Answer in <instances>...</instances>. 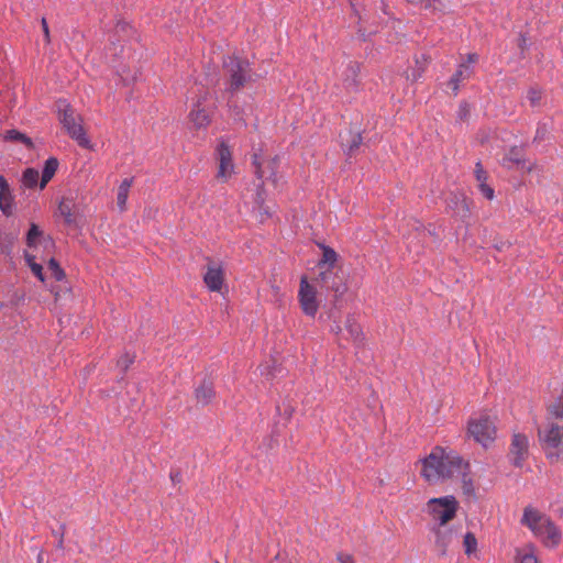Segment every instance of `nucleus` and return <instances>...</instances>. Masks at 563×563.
I'll list each match as a JSON object with an SVG mask.
<instances>
[{
  "label": "nucleus",
  "mask_w": 563,
  "mask_h": 563,
  "mask_svg": "<svg viewBox=\"0 0 563 563\" xmlns=\"http://www.w3.org/2000/svg\"><path fill=\"white\" fill-rule=\"evenodd\" d=\"M463 468H465V461L460 455L435 446L422 460L421 475L428 483L435 484L441 479L453 478L456 472Z\"/></svg>",
  "instance_id": "obj_1"
},
{
  "label": "nucleus",
  "mask_w": 563,
  "mask_h": 563,
  "mask_svg": "<svg viewBox=\"0 0 563 563\" xmlns=\"http://www.w3.org/2000/svg\"><path fill=\"white\" fill-rule=\"evenodd\" d=\"M520 522L526 526L545 548L554 549L561 543V529L549 516L538 509L527 506L523 509Z\"/></svg>",
  "instance_id": "obj_2"
},
{
  "label": "nucleus",
  "mask_w": 563,
  "mask_h": 563,
  "mask_svg": "<svg viewBox=\"0 0 563 563\" xmlns=\"http://www.w3.org/2000/svg\"><path fill=\"white\" fill-rule=\"evenodd\" d=\"M322 250V257L318 263L320 269L316 280L320 284V287L325 290L333 291L334 298H341L347 290L345 283L342 278L333 271L335 263L338 262V253L330 246L320 244Z\"/></svg>",
  "instance_id": "obj_3"
},
{
  "label": "nucleus",
  "mask_w": 563,
  "mask_h": 563,
  "mask_svg": "<svg viewBox=\"0 0 563 563\" xmlns=\"http://www.w3.org/2000/svg\"><path fill=\"white\" fill-rule=\"evenodd\" d=\"M539 444L551 464L563 463V426L548 422L538 431Z\"/></svg>",
  "instance_id": "obj_4"
},
{
  "label": "nucleus",
  "mask_w": 563,
  "mask_h": 563,
  "mask_svg": "<svg viewBox=\"0 0 563 563\" xmlns=\"http://www.w3.org/2000/svg\"><path fill=\"white\" fill-rule=\"evenodd\" d=\"M58 120L67 134L84 148L90 147V140L82 126L81 117L65 101L58 102Z\"/></svg>",
  "instance_id": "obj_5"
},
{
  "label": "nucleus",
  "mask_w": 563,
  "mask_h": 563,
  "mask_svg": "<svg viewBox=\"0 0 563 563\" xmlns=\"http://www.w3.org/2000/svg\"><path fill=\"white\" fill-rule=\"evenodd\" d=\"M426 510L441 528L455 518L459 510V501L452 495L431 498L427 501Z\"/></svg>",
  "instance_id": "obj_6"
},
{
  "label": "nucleus",
  "mask_w": 563,
  "mask_h": 563,
  "mask_svg": "<svg viewBox=\"0 0 563 563\" xmlns=\"http://www.w3.org/2000/svg\"><path fill=\"white\" fill-rule=\"evenodd\" d=\"M467 431L475 442L488 448L494 443L497 435L495 419L487 415L472 418L468 421Z\"/></svg>",
  "instance_id": "obj_7"
},
{
  "label": "nucleus",
  "mask_w": 563,
  "mask_h": 563,
  "mask_svg": "<svg viewBox=\"0 0 563 563\" xmlns=\"http://www.w3.org/2000/svg\"><path fill=\"white\" fill-rule=\"evenodd\" d=\"M223 66L230 76V90L241 89L250 78V65L247 62L229 56L223 60Z\"/></svg>",
  "instance_id": "obj_8"
},
{
  "label": "nucleus",
  "mask_w": 563,
  "mask_h": 563,
  "mask_svg": "<svg viewBox=\"0 0 563 563\" xmlns=\"http://www.w3.org/2000/svg\"><path fill=\"white\" fill-rule=\"evenodd\" d=\"M298 300L302 312L308 317H314L319 310L317 288L308 282L306 276L300 278Z\"/></svg>",
  "instance_id": "obj_9"
},
{
  "label": "nucleus",
  "mask_w": 563,
  "mask_h": 563,
  "mask_svg": "<svg viewBox=\"0 0 563 563\" xmlns=\"http://www.w3.org/2000/svg\"><path fill=\"white\" fill-rule=\"evenodd\" d=\"M530 440L528 435L515 432L511 435L508 457L515 467L521 468L529 459Z\"/></svg>",
  "instance_id": "obj_10"
},
{
  "label": "nucleus",
  "mask_w": 563,
  "mask_h": 563,
  "mask_svg": "<svg viewBox=\"0 0 563 563\" xmlns=\"http://www.w3.org/2000/svg\"><path fill=\"white\" fill-rule=\"evenodd\" d=\"M218 162L217 179L227 183L234 174L232 150L225 141H220L216 150Z\"/></svg>",
  "instance_id": "obj_11"
},
{
  "label": "nucleus",
  "mask_w": 563,
  "mask_h": 563,
  "mask_svg": "<svg viewBox=\"0 0 563 563\" xmlns=\"http://www.w3.org/2000/svg\"><path fill=\"white\" fill-rule=\"evenodd\" d=\"M361 66L357 62H349L341 75L343 88L347 93H354L360 87Z\"/></svg>",
  "instance_id": "obj_12"
},
{
  "label": "nucleus",
  "mask_w": 563,
  "mask_h": 563,
  "mask_svg": "<svg viewBox=\"0 0 563 563\" xmlns=\"http://www.w3.org/2000/svg\"><path fill=\"white\" fill-rule=\"evenodd\" d=\"M277 157L265 162L260 153L253 154V165L258 179L269 178L275 175L277 168Z\"/></svg>",
  "instance_id": "obj_13"
},
{
  "label": "nucleus",
  "mask_w": 563,
  "mask_h": 563,
  "mask_svg": "<svg viewBox=\"0 0 563 563\" xmlns=\"http://www.w3.org/2000/svg\"><path fill=\"white\" fill-rule=\"evenodd\" d=\"M224 274L220 266L209 264L203 276V282L211 291H220L223 285Z\"/></svg>",
  "instance_id": "obj_14"
},
{
  "label": "nucleus",
  "mask_w": 563,
  "mask_h": 563,
  "mask_svg": "<svg viewBox=\"0 0 563 563\" xmlns=\"http://www.w3.org/2000/svg\"><path fill=\"white\" fill-rule=\"evenodd\" d=\"M0 210L7 217L13 212V195L7 179L0 175Z\"/></svg>",
  "instance_id": "obj_15"
},
{
  "label": "nucleus",
  "mask_w": 563,
  "mask_h": 563,
  "mask_svg": "<svg viewBox=\"0 0 563 563\" xmlns=\"http://www.w3.org/2000/svg\"><path fill=\"white\" fill-rule=\"evenodd\" d=\"M450 208L456 217L465 219L470 216V205L467 199L461 194H452L448 200Z\"/></svg>",
  "instance_id": "obj_16"
},
{
  "label": "nucleus",
  "mask_w": 563,
  "mask_h": 563,
  "mask_svg": "<svg viewBox=\"0 0 563 563\" xmlns=\"http://www.w3.org/2000/svg\"><path fill=\"white\" fill-rule=\"evenodd\" d=\"M344 330L347 335L343 336L345 340H350L354 345L361 346L363 344L364 334L361 325L355 321L354 318L347 317L344 325Z\"/></svg>",
  "instance_id": "obj_17"
},
{
  "label": "nucleus",
  "mask_w": 563,
  "mask_h": 563,
  "mask_svg": "<svg viewBox=\"0 0 563 563\" xmlns=\"http://www.w3.org/2000/svg\"><path fill=\"white\" fill-rule=\"evenodd\" d=\"M473 75V68L467 64H460L456 71L453 74L448 85L451 87L454 95L457 93L460 84L464 80H467Z\"/></svg>",
  "instance_id": "obj_18"
},
{
  "label": "nucleus",
  "mask_w": 563,
  "mask_h": 563,
  "mask_svg": "<svg viewBox=\"0 0 563 563\" xmlns=\"http://www.w3.org/2000/svg\"><path fill=\"white\" fill-rule=\"evenodd\" d=\"M189 120L195 129H202L209 125L210 117L208 112L197 103L189 113Z\"/></svg>",
  "instance_id": "obj_19"
},
{
  "label": "nucleus",
  "mask_w": 563,
  "mask_h": 563,
  "mask_svg": "<svg viewBox=\"0 0 563 563\" xmlns=\"http://www.w3.org/2000/svg\"><path fill=\"white\" fill-rule=\"evenodd\" d=\"M517 563H540L536 554V545L528 543L516 550Z\"/></svg>",
  "instance_id": "obj_20"
},
{
  "label": "nucleus",
  "mask_w": 563,
  "mask_h": 563,
  "mask_svg": "<svg viewBox=\"0 0 563 563\" xmlns=\"http://www.w3.org/2000/svg\"><path fill=\"white\" fill-rule=\"evenodd\" d=\"M362 142V134L355 131H350L347 133V136L342 139V145L344 146L347 155L350 156H352L358 150Z\"/></svg>",
  "instance_id": "obj_21"
},
{
  "label": "nucleus",
  "mask_w": 563,
  "mask_h": 563,
  "mask_svg": "<svg viewBox=\"0 0 563 563\" xmlns=\"http://www.w3.org/2000/svg\"><path fill=\"white\" fill-rule=\"evenodd\" d=\"M58 168V161L55 157H49L45 161L44 168L41 176L40 188L43 189L48 181L54 177Z\"/></svg>",
  "instance_id": "obj_22"
},
{
  "label": "nucleus",
  "mask_w": 563,
  "mask_h": 563,
  "mask_svg": "<svg viewBox=\"0 0 563 563\" xmlns=\"http://www.w3.org/2000/svg\"><path fill=\"white\" fill-rule=\"evenodd\" d=\"M133 185V178H125L122 180L118 188L117 205L120 211H124L126 208V201L130 192V188Z\"/></svg>",
  "instance_id": "obj_23"
},
{
  "label": "nucleus",
  "mask_w": 563,
  "mask_h": 563,
  "mask_svg": "<svg viewBox=\"0 0 563 563\" xmlns=\"http://www.w3.org/2000/svg\"><path fill=\"white\" fill-rule=\"evenodd\" d=\"M255 205L258 211V220L261 222H264L272 216L271 208L268 206H265L263 184L258 186V190L255 198Z\"/></svg>",
  "instance_id": "obj_24"
},
{
  "label": "nucleus",
  "mask_w": 563,
  "mask_h": 563,
  "mask_svg": "<svg viewBox=\"0 0 563 563\" xmlns=\"http://www.w3.org/2000/svg\"><path fill=\"white\" fill-rule=\"evenodd\" d=\"M213 396L214 390L210 382L203 380L196 389V398L202 405L209 404Z\"/></svg>",
  "instance_id": "obj_25"
},
{
  "label": "nucleus",
  "mask_w": 563,
  "mask_h": 563,
  "mask_svg": "<svg viewBox=\"0 0 563 563\" xmlns=\"http://www.w3.org/2000/svg\"><path fill=\"white\" fill-rule=\"evenodd\" d=\"M454 477L461 478L462 489L465 495L471 496L474 494L473 482H472V478L470 477L468 462H465V468L461 470V472H456Z\"/></svg>",
  "instance_id": "obj_26"
},
{
  "label": "nucleus",
  "mask_w": 563,
  "mask_h": 563,
  "mask_svg": "<svg viewBox=\"0 0 563 563\" xmlns=\"http://www.w3.org/2000/svg\"><path fill=\"white\" fill-rule=\"evenodd\" d=\"M73 207L74 203L69 199H62V201L58 205L57 211L60 217H63L65 223L71 224L75 222L74 216H73Z\"/></svg>",
  "instance_id": "obj_27"
},
{
  "label": "nucleus",
  "mask_w": 563,
  "mask_h": 563,
  "mask_svg": "<svg viewBox=\"0 0 563 563\" xmlns=\"http://www.w3.org/2000/svg\"><path fill=\"white\" fill-rule=\"evenodd\" d=\"M3 137H4V140H5V141H11V142H21V143H23L27 148H32V147H33V142H32V140H31L27 135H25V134H23V133L19 132L18 130H9V131H7V132L4 133V135H3Z\"/></svg>",
  "instance_id": "obj_28"
},
{
  "label": "nucleus",
  "mask_w": 563,
  "mask_h": 563,
  "mask_svg": "<svg viewBox=\"0 0 563 563\" xmlns=\"http://www.w3.org/2000/svg\"><path fill=\"white\" fill-rule=\"evenodd\" d=\"M548 412L552 417L563 420V391L548 406Z\"/></svg>",
  "instance_id": "obj_29"
},
{
  "label": "nucleus",
  "mask_w": 563,
  "mask_h": 563,
  "mask_svg": "<svg viewBox=\"0 0 563 563\" xmlns=\"http://www.w3.org/2000/svg\"><path fill=\"white\" fill-rule=\"evenodd\" d=\"M543 91L538 87H531L527 91V100L532 108L540 107L542 104Z\"/></svg>",
  "instance_id": "obj_30"
},
{
  "label": "nucleus",
  "mask_w": 563,
  "mask_h": 563,
  "mask_svg": "<svg viewBox=\"0 0 563 563\" xmlns=\"http://www.w3.org/2000/svg\"><path fill=\"white\" fill-rule=\"evenodd\" d=\"M40 174L34 168H27L24 170L22 176V183L27 188H33L38 181Z\"/></svg>",
  "instance_id": "obj_31"
},
{
  "label": "nucleus",
  "mask_w": 563,
  "mask_h": 563,
  "mask_svg": "<svg viewBox=\"0 0 563 563\" xmlns=\"http://www.w3.org/2000/svg\"><path fill=\"white\" fill-rule=\"evenodd\" d=\"M504 164L507 167H511V164H515L517 166L522 165V168H525V162L521 158L520 151L517 148H511L507 156L504 158Z\"/></svg>",
  "instance_id": "obj_32"
},
{
  "label": "nucleus",
  "mask_w": 563,
  "mask_h": 563,
  "mask_svg": "<svg viewBox=\"0 0 563 563\" xmlns=\"http://www.w3.org/2000/svg\"><path fill=\"white\" fill-rule=\"evenodd\" d=\"M435 545L440 549L442 554H445L446 548L450 543V537L439 527L434 530Z\"/></svg>",
  "instance_id": "obj_33"
},
{
  "label": "nucleus",
  "mask_w": 563,
  "mask_h": 563,
  "mask_svg": "<svg viewBox=\"0 0 563 563\" xmlns=\"http://www.w3.org/2000/svg\"><path fill=\"white\" fill-rule=\"evenodd\" d=\"M42 234H43V232L40 230V228L35 223H32L30 227V230L26 234L27 246H30V247L35 246L37 243V239L41 238Z\"/></svg>",
  "instance_id": "obj_34"
},
{
  "label": "nucleus",
  "mask_w": 563,
  "mask_h": 563,
  "mask_svg": "<svg viewBox=\"0 0 563 563\" xmlns=\"http://www.w3.org/2000/svg\"><path fill=\"white\" fill-rule=\"evenodd\" d=\"M26 262L32 273L41 280L44 282L43 267L34 261V256L26 254Z\"/></svg>",
  "instance_id": "obj_35"
},
{
  "label": "nucleus",
  "mask_w": 563,
  "mask_h": 563,
  "mask_svg": "<svg viewBox=\"0 0 563 563\" xmlns=\"http://www.w3.org/2000/svg\"><path fill=\"white\" fill-rule=\"evenodd\" d=\"M463 543H464V548H465V553L466 554L473 553L476 550V548H477V540H476L475 536L472 532H467L464 536Z\"/></svg>",
  "instance_id": "obj_36"
},
{
  "label": "nucleus",
  "mask_w": 563,
  "mask_h": 563,
  "mask_svg": "<svg viewBox=\"0 0 563 563\" xmlns=\"http://www.w3.org/2000/svg\"><path fill=\"white\" fill-rule=\"evenodd\" d=\"M48 269L52 272V275L56 280H62L65 277L64 271L60 268L58 262L54 258L48 261Z\"/></svg>",
  "instance_id": "obj_37"
},
{
  "label": "nucleus",
  "mask_w": 563,
  "mask_h": 563,
  "mask_svg": "<svg viewBox=\"0 0 563 563\" xmlns=\"http://www.w3.org/2000/svg\"><path fill=\"white\" fill-rule=\"evenodd\" d=\"M135 356L133 354L125 353L117 362V365L123 371H128L131 364H133Z\"/></svg>",
  "instance_id": "obj_38"
},
{
  "label": "nucleus",
  "mask_w": 563,
  "mask_h": 563,
  "mask_svg": "<svg viewBox=\"0 0 563 563\" xmlns=\"http://www.w3.org/2000/svg\"><path fill=\"white\" fill-rule=\"evenodd\" d=\"M475 176L479 184L486 183V179H487L486 172L484 170V168L479 162L476 163V165H475Z\"/></svg>",
  "instance_id": "obj_39"
},
{
  "label": "nucleus",
  "mask_w": 563,
  "mask_h": 563,
  "mask_svg": "<svg viewBox=\"0 0 563 563\" xmlns=\"http://www.w3.org/2000/svg\"><path fill=\"white\" fill-rule=\"evenodd\" d=\"M479 190L488 200L494 198V189L490 188L486 183L479 184Z\"/></svg>",
  "instance_id": "obj_40"
},
{
  "label": "nucleus",
  "mask_w": 563,
  "mask_h": 563,
  "mask_svg": "<svg viewBox=\"0 0 563 563\" xmlns=\"http://www.w3.org/2000/svg\"><path fill=\"white\" fill-rule=\"evenodd\" d=\"M336 560L339 563H354L353 556L351 554L344 553V552H339L336 554Z\"/></svg>",
  "instance_id": "obj_41"
},
{
  "label": "nucleus",
  "mask_w": 563,
  "mask_h": 563,
  "mask_svg": "<svg viewBox=\"0 0 563 563\" xmlns=\"http://www.w3.org/2000/svg\"><path fill=\"white\" fill-rule=\"evenodd\" d=\"M41 24H42L45 42L49 43L51 42L49 29H48V24H47V21L45 18L42 19Z\"/></svg>",
  "instance_id": "obj_42"
},
{
  "label": "nucleus",
  "mask_w": 563,
  "mask_h": 563,
  "mask_svg": "<svg viewBox=\"0 0 563 563\" xmlns=\"http://www.w3.org/2000/svg\"><path fill=\"white\" fill-rule=\"evenodd\" d=\"M477 60H478V55L475 53H472V54L467 55V62L465 64L471 66L472 64H475Z\"/></svg>",
  "instance_id": "obj_43"
},
{
  "label": "nucleus",
  "mask_w": 563,
  "mask_h": 563,
  "mask_svg": "<svg viewBox=\"0 0 563 563\" xmlns=\"http://www.w3.org/2000/svg\"><path fill=\"white\" fill-rule=\"evenodd\" d=\"M544 133H545V125L539 126L537 130V137H542Z\"/></svg>",
  "instance_id": "obj_44"
},
{
  "label": "nucleus",
  "mask_w": 563,
  "mask_h": 563,
  "mask_svg": "<svg viewBox=\"0 0 563 563\" xmlns=\"http://www.w3.org/2000/svg\"><path fill=\"white\" fill-rule=\"evenodd\" d=\"M332 331L336 334L341 333L342 332V328L340 325H335Z\"/></svg>",
  "instance_id": "obj_45"
},
{
  "label": "nucleus",
  "mask_w": 563,
  "mask_h": 563,
  "mask_svg": "<svg viewBox=\"0 0 563 563\" xmlns=\"http://www.w3.org/2000/svg\"><path fill=\"white\" fill-rule=\"evenodd\" d=\"M37 563H43V554L40 553L37 556Z\"/></svg>",
  "instance_id": "obj_46"
},
{
  "label": "nucleus",
  "mask_w": 563,
  "mask_h": 563,
  "mask_svg": "<svg viewBox=\"0 0 563 563\" xmlns=\"http://www.w3.org/2000/svg\"><path fill=\"white\" fill-rule=\"evenodd\" d=\"M178 476H179V474H178V473H176V474H170V478H172L173 481H176Z\"/></svg>",
  "instance_id": "obj_47"
}]
</instances>
